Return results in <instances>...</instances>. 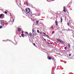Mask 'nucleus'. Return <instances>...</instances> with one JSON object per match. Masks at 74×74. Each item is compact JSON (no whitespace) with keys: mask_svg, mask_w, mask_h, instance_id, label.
Returning <instances> with one entry per match:
<instances>
[{"mask_svg":"<svg viewBox=\"0 0 74 74\" xmlns=\"http://www.w3.org/2000/svg\"><path fill=\"white\" fill-rule=\"evenodd\" d=\"M25 10L26 11V12L27 14H28L30 11L31 10H30V9L29 8H27Z\"/></svg>","mask_w":74,"mask_h":74,"instance_id":"nucleus-1","label":"nucleus"},{"mask_svg":"<svg viewBox=\"0 0 74 74\" xmlns=\"http://www.w3.org/2000/svg\"><path fill=\"white\" fill-rule=\"evenodd\" d=\"M27 14L29 15V16H32L33 15L32 12L31 10Z\"/></svg>","mask_w":74,"mask_h":74,"instance_id":"nucleus-2","label":"nucleus"},{"mask_svg":"<svg viewBox=\"0 0 74 74\" xmlns=\"http://www.w3.org/2000/svg\"><path fill=\"white\" fill-rule=\"evenodd\" d=\"M4 18V15L3 14H0V18L1 19H3Z\"/></svg>","mask_w":74,"mask_h":74,"instance_id":"nucleus-3","label":"nucleus"},{"mask_svg":"<svg viewBox=\"0 0 74 74\" xmlns=\"http://www.w3.org/2000/svg\"><path fill=\"white\" fill-rule=\"evenodd\" d=\"M47 59H48L49 60H51V59H53V58H52L51 57H49V56H48Z\"/></svg>","mask_w":74,"mask_h":74,"instance_id":"nucleus-4","label":"nucleus"},{"mask_svg":"<svg viewBox=\"0 0 74 74\" xmlns=\"http://www.w3.org/2000/svg\"><path fill=\"white\" fill-rule=\"evenodd\" d=\"M63 9V12H66V9L65 8V6H64Z\"/></svg>","mask_w":74,"mask_h":74,"instance_id":"nucleus-5","label":"nucleus"},{"mask_svg":"<svg viewBox=\"0 0 74 74\" xmlns=\"http://www.w3.org/2000/svg\"><path fill=\"white\" fill-rule=\"evenodd\" d=\"M55 23H56V26H58V21H56Z\"/></svg>","mask_w":74,"mask_h":74,"instance_id":"nucleus-6","label":"nucleus"},{"mask_svg":"<svg viewBox=\"0 0 74 74\" xmlns=\"http://www.w3.org/2000/svg\"><path fill=\"white\" fill-rule=\"evenodd\" d=\"M21 31V29L20 28H18V32Z\"/></svg>","mask_w":74,"mask_h":74,"instance_id":"nucleus-7","label":"nucleus"},{"mask_svg":"<svg viewBox=\"0 0 74 74\" xmlns=\"http://www.w3.org/2000/svg\"><path fill=\"white\" fill-rule=\"evenodd\" d=\"M29 35L30 36V37H32V34L31 33H30L29 34Z\"/></svg>","mask_w":74,"mask_h":74,"instance_id":"nucleus-8","label":"nucleus"},{"mask_svg":"<svg viewBox=\"0 0 74 74\" xmlns=\"http://www.w3.org/2000/svg\"><path fill=\"white\" fill-rule=\"evenodd\" d=\"M33 35H34V36H37V34L36 33L33 34Z\"/></svg>","mask_w":74,"mask_h":74,"instance_id":"nucleus-9","label":"nucleus"},{"mask_svg":"<svg viewBox=\"0 0 74 74\" xmlns=\"http://www.w3.org/2000/svg\"><path fill=\"white\" fill-rule=\"evenodd\" d=\"M60 43H61V44H64V42H63L62 40V41L61 40V41H60Z\"/></svg>","mask_w":74,"mask_h":74,"instance_id":"nucleus-10","label":"nucleus"},{"mask_svg":"<svg viewBox=\"0 0 74 74\" xmlns=\"http://www.w3.org/2000/svg\"><path fill=\"white\" fill-rule=\"evenodd\" d=\"M61 19V22H62V21H63V19L62 18V17H61L60 18Z\"/></svg>","mask_w":74,"mask_h":74,"instance_id":"nucleus-11","label":"nucleus"},{"mask_svg":"<svg viewBox=\"0 0 74 74\" xmlns=\"http://www.w3.org/2000/svg\"><path fill=\"white\" fill-rule=\"evenodd\" d=\"M57 41H59V42H60L61 41V40H60L59 39H57Z\"/></svg>","mask_w":74,"mask_h":74,"instance_id":"nucleus-12","label":"nucleus"},{"mask_svg":"<svg viewBox=\"0 0 74 74\" xmlns=\"http://www.w3.org/2000/svg\"><path fill=\"white\" fill-rule=\"evenodd\" d=\"M38 22H39V21H36V25H38Z\"/></svg>","mask_w":74,"mask_h":74,"instance_id":"nucleus-13","label":"nucleus"},{"mask_svg":"<svg viewBox=\"0 0 74 74\" xmlns=\"http://www.w3.org/2000/svg\"><path fill=\"white\" fill-rule=\"evenodd\" d=\"M1 23H4V21L3 20H1Z\"/></svg>","mask_w":74,"mask_h":74,"instance_id":"nucleus-14","label":"nucleus"},{"mask_svg":"<svg viewBox=\"0 0 74 74\" xmlns=\"http://www.w3.org/2000/svg\"><path fill=\"white\" fill-rule=\"evenodd\" d=\"M67 44L68 45V47H69V48H70V44H69V43H68Z\"/></svg>","mask_w":74,"mask_h":74,"instance_id":"nucleus-15","label":"nucleus"},{"mask_svg":"<svg viewBox=\"0 0 74 74\" xmlns=\"http://www.w3.org/2000/svg\"><path fill=\"white\" fill-rule=\"evenodd\" d=\"M34 32V29H32V33L33 34Z\"/></svg>","mask_w":74,"mask_h":74,"instance_id":"nucleus-16","label":"nucleus"},{"mask_svg":"<svg viewBox=\"0 0 74 74\" xmlns=\"http://www.w3.org/2000/svg\"><path fill=\"white\" fill-rule=\"evenodd\" d=\"M25 34H26L27 35H29V34L28 33V32H25Z\"/></svg>","mask_w":74,"mask_h":74,"instance_id":"nucleus-17","label":"nucleus"},{"mask_svg":"<svg viewBox=\"0 0 74 74\" xmlns=\"http://www.w3.org/2000/svg\"><path fill=\"white\" fill-rule=\"evenodd\" d=\"M37 32L38 33H40V34H41V33H40V31H39V30H37Z\"/></svg>","mask_w":74,"mask_h":74,"instance_id":"nucleus-18","label":"nucleus"},{"mask_svg":"<svg viewBox=\"0 0 74 74\" xmlns=\"http://www.w3.org/2000/svg\"><path fill=\"white\" fill-rule=\"evenodd\" d=\"M5 14H8L7 12H6V11H5Z\"/></svg>","mask_w":74,"mask_h":74,"instance_id":"nucleus-19","label":"nucleus"},{"mask_svg":"<svg viewBox=\"0 0 74 74\" xmlns=\"http://www.w3.org/2000/svg\"><path fill=\"white\" fill-rule=\"evenodd\" d=\"M21 36H22V37H23V36H24V35L23 34H21Z\"/></svg>","mask_w":74,"mask_h":74,"instance_id":"nucleus-20","label":"nucleus"},{"mask_svg":"<svg viewBox=\"0 0 74 74\" xmlns=\"http://www.w3.org/2000/svg\"><path fill=\"white\" fill-rule=\"evenodd\" d=\"M55 33V31H53L52 32V34H53Z\"/></svg>","mask_w":74,"mask_h":74,"instance_id":"nucleus-21","label":"nucleus"},{"mask_svg":"<svg viewBox=\"0 0 74 74\" xmlns=\"http://www.w3.org/2000/svg\"><path fill=\"white\" fill-rule=\"evenodd\" d=\"M46 36L47 37V38H49V36L48 35H46Z\"/></svg>","mask_w":74,"mask_h":74,"instance_id":"nucleus-22","label":"nucleus"},{"mask_svg":"<svg viewBox=\"0 0 74 74\" xmlns=\"http://www.w3.org/2000/svg\"><path fill=\"white\" fill-rule=\"evenodd\" d=\"M70 24V23H69V22H68L67 23V25L68 26H69V24Z\"/></svg>","mask_w":74,"mask_h":74,"instance_id":"nucleus-23","label":"nucleus"},{"mask_svg":"<svg viewBox=\"0 0 74 74\" xmlns=\"http://www.w3.org/2000/svg\"><path fill=\"white\" fill-rule=\"evenodd\" d=\"M51 27L52 29H53V26H51Z\"/></svg>","mask_w":74,"mask_h":74,"instance_id":"nucleus-24","label":"nucleus"},{"mask_svg":"<svg viewBox=\"0 0 74 74\" xmlns=\"http://www.w3.org/2000/svg\"><path fill=\"white\" fill-rule=\"evenodd\" d=\"M2 27H3V26H1L0 27V29H1V28H2Z\"/></svg>","mask_w":74,"mask_h":74,"instance_id":"nucleus-25","label":"nucleus"},{"mask_svg":"<svg viewBox=\"0 0 74 74\" xmlns=\"http://www.w3.org/2000/svg\"><path fill=\"white\" fill-rule=\"evenodd\" d=\"M67 49V47H65L64 48V49Z\"/></svg>","mask_w":74,"mask_h":74,"instance_id":"nucleus-26","label":"nucleus"},{"mask_svg":"<svg viewBox=\"0 0 74 74\" xmlns=\"http://www.w3.org/2000/svg\"><path fill=\"white\" fill-rule=\"evenodd\" d=\"M33 45L34 46H36V44H35V43H33Z\"/></svg>","mask_w":74,"mask_h":74,"instance_id":"nucleus-27","label":"nucleus"},{"mask_svg":"<svg viewBox=\"0 0 74 74\" xmlns=\"http://www.w3.org/2000/svg\"><path fill=\"white\" fill-rule=\"evenodd\" d=\"M14 19H13V21H12L13 23L14 22Z\"/></svg>","mask_w":74,"mask_h":74,"instance_id":"nucleus-28","label":"nucleus"},{"mask_svg":"<svg viewBox=\"0 0 74 74\" xmlns=\"http://www.w3.org/2000/svg\"><path fill=\"white\" fill-rule=\"evenodd\" d=\"M43 34H44L45 35H46L45 33H43Z\"/></svg>","mask_w":74,"mask_h":74,"instance_id":"nucleus-29","label":"nucleus"},{"mask_svg":"<svg viewBox=\"0 0 74 74\" xmlns=\"http://www.w3.org/2000/svg\"><path fill=\"white\" fill-rule=\"evenodd\" d=\"M47 44H49V43L48 42H47Z\"/></svg>","mask_w":74,"mask_h":74,"instance_id":"nucleus-30","label":"nucleus"},{"mask_svg":"<svg viewBox=\"0 0 74 74\" xmlns=\"http://www.w3.org/2000/svg\"><path fill=\"white\" fill-rule=\"evenodd\" d=\"M71 54H70L69 55V56H71Z\"/></svg>","mask_w":74,"mask_h":74,"instance_id":"nucleus-31","label":"nucleus"},{"mask_svg":"<svg viewBox=\"0 0 74 74\" xmlns=\"http://www.w3.org/2000/svg\"><path fill=\"white\" fill-rule=\"evenodd\" d=\"M44 40H45V41H46V39H44Z\"/></svg>","mask_w":74,"mask_h":74,"instance_id":"nucleus-32","label":"nucleus"},{"mask_svg":"<svg viewBox=\"0 0 74 74\" xmlns=\"http://www.w3.org/2000/svg\"><path fill=\"white\" fill-rule=\"evenodd\" d=\"M22 33H23V31H22Z\"/></svg>","mask_w":74,"mask_h":74,"instance_id":"nucleus-33","label":"nucleus"},{"mask_svg":"<svg viewBox=\"0 0 74 74\" xmlns=\"http://www.w3.org/2000/svg\"><path fill=\"white\" fill-rule=\"evenodd\" d=\"M26 3H27V1H26Z\"/></svg>","mask_w":74,"mask_h":74,"instance_id":"nucleus-34","label":"nucleus"},{"mask_svg":"<svg viewBox=\"0 0 74 74\" xmlns=\"http://www.w3.org/2000/svg\"><path fill=\"white\" fill-rule=\"evenodd\" d=\"M57 43H58V42H59L57 41Z\"/></svg>","mask_w":74,"mask_h":74,"instance_id":"nucleus-35","label":"nucleus"},{"mask_svg":"<svg viewBox=\"0 0 74 74\" xmlns=\"http://www.w3.org/2000/svg\"><path fill=\"white\" fill-rule=\"evenodd\" d=\"M24 36H26L25 35H24Z\"/></svg>","mask_w":74,"mask_h":74,"instance_id":"nucleus-36","label":"nucleus"},{"mask_svg":"<svg viewBox=\"0 0 74 74\" xmlns=\"http://www.w3.org/2000/svg\"><path fill=\"white\" fill-rule=\"evenodd\" d=\"M44 36L45 37V35H44Z\"/></svg>","mask_w":74,"mask_h":74,"instance_id":"nucleus-37","label":"nucleus"},{"mask_svg":"<svg viewBox=\"0 0 74 74\" xmlns=\"http://www.w3.org/2000/svg\"><path fill=\"white\" fill-rule=\"evenodd\" d=\"M6 11H7V10H6Z\"/></svg>","mask_w":74,"mask_h":74,"instance_id":"nucleus-38","label":"nucleus"},{"mask_svg":"<svg viewBox=\"0 0 74 74\" xmlns=\"http://www.w3.org/2000/svg\"><path fill=\"white\" fill-rule=\"evenodd\" d=\"M70 27H71L70 26Z\"/></svg>","mask_w":74,"mask_h":74,"instance_id":"nucleus-39","label":"nucleus"}]
</instances>
